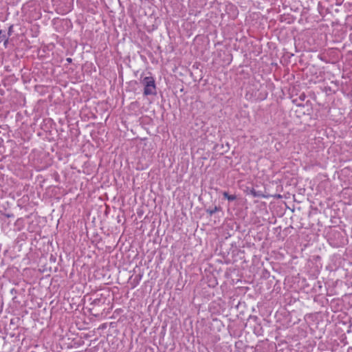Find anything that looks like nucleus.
Here are the masks:
<instances>
[{
  "label": "nucleus",
  "mask_w": 352,
  "mask_h": 352,
  "mask_svg": "<svg viewBox=\"0 0 352 352\" xmlns=\"http://www.w3.org/2000/svg\"><path fill=\"white\" fill-rule=\"evenodd\" d=\"M8 36L7 38H6L3 41H4V43H3V45L4 46L6 47H7V45L8 43Z\"/></svg>",
  "instance_id": "1a4fd4ad"
},
{
  "label": "nucleus",
  "mask_w": 352,
  "mask_h": 352,
  "mask_svg": "<svg viewBox=\"0 0 352 352\" xmlns=\"http://www.w3.org/2000/svg\"><path fill=\"white\" fill-rule=\"evenodd\" d=\"M221 210V208L220 206H214L213 208H208L206 209V212L209 214L210 216L214 214L216 212Z\"/></svg>",
  "instance_id": "7ed1b4c3"
},
{
  "label": "nucleus",
  "mask_w": 352,
  "mask_h": 352,
  "mask_svg": "<svg viewBox=\"0 0 352 352\" xmlns=\"http://www.w3.org/2000/svg\"><path fill=\"white\" fill-rule=\"evenodd\" d=\"M305 98H306V95H305L304 93L301 94L299 96V99H300V100H301V101H304V100H305Z\"/></svg>",
  "instance_id": "6e6552de"
},
{
  "label": "nucleus",
  "mask_w": 352,
  "mask_h": 352,
  "mask_svg": "<svg viewBox=\"0 0 352 352\" xmlns=\"http://www.w3.org/2000/svg\"><path fill=\"white\" fill-rule=\"evenodd\" d=\"M10 293H11L12 294H16L17 293V291H16V289L13 288V289H12L10 290Z\"/></svg>",
  "instance_id": "9b49d317"
},
{
  "label": "nucleus",
  "mask_w": 352,
  "mask_h": 352,
  "mask_svg": "<svg viewBox=\"0 0 352 352\" xmlns=\"http://www.w3.org/2000/svg\"><path fill=\"white\" fill-rule=\"evenodd\" d=\"M13 32V25H11L9 28H8V36H10L12 35Z\"/></svg>",
  "instance_id": "423d86ee"
},
{
  "label": "nucleus",
  "mask_w": 352,
  "mask_h": 352,
  "mask_svg": "<svg viewBox=\"0 0 352 352\" xmlns=\"http://www.w3.org/2000/svg\"><path fill=\"white\" fill-rule=\"evenodd\" d=\"M142 278V275L140 274H138L135 276V279L133 280V281H136V285L138 284L139 281L141 280Z\"/></svg>",
  "instance_id": "0eeeda50"
},
{
  "label": "nucleus",
  "mask_w": 352,
  "mask_h": 352,
  "mask_svg": "<svg viewBox=\"0 0 352 352\" xmlns=\"http://www.w3.org/2000/svg\"><path fill=\"white\" fill-rule=\"evenodd\" d=\"M142 83L144 85V96H155L157 94L155 81L153 77H144L142 80Z\"/></svg>",
  "instance_id": "f257e3e1"
},
{
  "label": "nucleus",
  "mask_w": 352,
  "mask_h": 352,
  "mask_svg": "<svg viewBox=\"0 0 352 352\" xmlns=\"http://www.w3.org/2000/svg\"><path fill=\"white\" fill-rule=\"evenodd\" d=\"M344 0H336V4L337 6H340L343 3Z\"/></svg>",
  "instance_id": "9d476101"
},
{
  "label": "nucleus",
  "mask_w": 352,
  "mask_h": 352,
  "mask_svg": "<svg viewBox=\"0 0 352 352\" xmlns=\"http://www.w3.org/2000/svg\"><path fill=\"white\" fill-rule=\"evenodd\" d=\"M224 198L227 199L229 201H233L236 199V196L235 195H229L227 191H224L222 192Z\"/></svg>",
  "instance_id": "f03ea898"
},
{
  "label": "nucleus",
  "mask_w": 352,
  "mask_h": 352,
  "mask_svg": "<svg viewBox=\"0 0 352 352\" xmlns=\"http://www.w3.org/2000/svg\"><path fill=\"white\" fill-rule=\"evenodd\" d=\"M66 61L68 63H71L72 62V59L71 58H66Z\"/></svg>",
  "instance_id": "f8f14e48"
},
{
  "label": "nucleus",
  "mask_w": 352,
  "mask_h": 352,
  "mask_svg": "<svg viewBox=\"0 0 352 352\" xmlns=\"http://www.w3.org/2000/svg\"><path fill=\"white\" fill-rule=\"evenodd\" d=\"M250 192L253 195V197H260L261 195L258 192L256 191L254 188H252L250 190Z\"/></svg>",
  "instance_id": "39448f33"
},
{
  "label": "nucleus",
  "mask_w": 352,
  "mask_h": 352,
  "mask_svg": "<svg viewBox=\"0 0 352 352\" xmlns=\"http://www.w3.org/2000/svg\"><path fill=\"white\" fill-rule=\"evenodd\" d=\"M7 35L5 31L1 30H0V43H1L6 38H7Z\"/></svg>",
  "instance_id": "20e7f679"
}]
</instances>
